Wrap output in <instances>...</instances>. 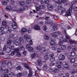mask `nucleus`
I'll list each match as a JSON object with an SVG mask.
<instances>
[{
    "mask_svg": "<svg viewBox=\"0 0 77 77\" xmlns=\"http://www.w3.org/2000/svg\"><path fill=\"white\" fill-rule=\"evenodd\" d=\"M24 42L23 40V38L22 37H16V39L14 40L13 41L14 44H15L16 46H18L20 45V44H22Z\"/></svg>",
    "mask_w": 77,
    "mask_h": 77,
    "instance_id": "5",
    "label": "nucleus"
},
{
    "mask_svg": "<svg viewBox=\"0 0 77 77\" xmlns=\"http://www.w3.org/2000/svg\"><path fill=\"white\" fill-rule=\"evenodd\" d=\"M49 71L50 72H53V71L54 72V70H53V69L52 68H51L49 69Z\"/></svg>",
    "mask_w": 77,
    "mask_h": 77,
    "instance_id": "50",
    "label": "nucleus"
},
{
    "mask_svg": "<svg viewBox=\"0 0 77 77\" xmlns=\"http://www.w3.org/2000/svg\"><path fill=\"white\" fill-rule=\"evenodd\" d=\"M2 77H9V76L7 74H3L2 75Z\"/></svg>",
    "mask_w": 77,
    "mask_h": 77,
    "instance_id": "46",
    "label": "nucleus"
},
{
    "mask_svg": "<svg viewBox=\"0 0 77 77\" xmlns=\"http://www.w3.org/2000/svg\"><path fill=\"white\" fill-rule=\"evenodd\" d=\"M12 27L13 29H15L17 27V23L13 21L11 23Z\"/></svg>",
    "mask_w": 77,
    "mask_h": 77,
    "instance_id": "15",
    "label": "nucleus"
},
{
    "mask_svg": "<svg viewBox=\"0 0 77 77\" xmlns=\"http://www.w3.org/2000/svg\"><path fill=\"white\" fill-rule=\"evenodd\" d=\"M35 5L36 10L37 11H39L40 9H45V5H40L38 3H34Z\"/></svg>",
    "mask_w": 77,
    "mask_h": 77,
    "instance_id": "9",
    "label": "nucleus"
},
{
    "mask_svg": "<svg viewBox=\"0 0 77 77\" xmlns=\"http://www.w3.org/2000/svg\"><path fill=\"white\" fill-rule=\"evenodd\" d=\"M39 44H41V42H39L38 43L39 45L36 46L35 47V50H39V52L40 53H44L45 51H48V49L47 50L45 49V48H41V47L42 46V45H39Z\"/></svg>",
    "mask_w": 77,
    "mask_h": 77,
    "instance_id": "6",
    "label": "nucleus"
},
{
    "mask_svg": "<svg viewBox=\"0 0 77 77\" xmlns=\"http://www.w3.org/2000/svg\"><path fill=\"white\" fill-rule=\"evenodd\" d=\"M49 18H50V17H46L45 19L47 20L45 21L46 24H49L51 25L50 27V29L52 31L56 30H57V26L54 25V24L52 23V21H51V20H48L49 19Z\"/></svg>",
    "mask_w": 77,
    "mask_h": 77,
    "instance_id": "2",
    "label": "nucleus"
},
{
    "mask_svg": "<svg viewBox=\"0 0 77 77\" xmlns=\"http://www.w3.org/2000/svg\"><path fill=\"white\" fill-rule=\"evenodd\" d=\"M12 43V41L11 40H8L7 41V44L8 45H11Z\"/></svg>",
    "mask_w": 77,
    "mask_h": 77,
    "instance_id": "43",
    "label": "nucleus"
},
{
    "mask_svg": "<svg viewBox=\"0 0 77 77\" xmlns=\"http://www.w3.org/2000/svg\"><path fill=\"white\" fill-rule=\"evenodd\" d=\"M72 5L71 6V8H69L65 14V17H68V16H71V12H72Z\"/></svg>",
    "mask_w": 77,
    "mask_h": 77,
    "instance_id": "12",
    "label": "nucleus"
},
{
    "mask_svg": "<svg viewBox=\"0 0 77 77\" xmlns=\"http://www.w3.org/2000/svg\"><path fill=\"white\" fill-rule=\"evenodd\" d=\"M38 63L40 66H42V61L40 59H38L37 60Z\"/></svg>",
    "mask_w": 77,
    "mask_h": 77,
    "instance_id": "22",
    "label": "nucleus"
},
{
    "mask_svg": "<svg viewBox=\"0 0 77 77\" xmlns=\"http://www.w3.org/2000/svg\"><path fill=\"white\" fill-rule=\"evenodd\" d=\"M58 58L60 60H64L65 59V56L61 54L59 55Z\"/></svg>",
    "mask_w": 77,
    "mask_h": 77,
    "instance_id": "14",
    "label": "nucleus"
},
{
    "mask_svg": "<svg viewBox=\"0 0 77 77\" xmlns=\"http://www.w3.org/2000/svg\"><path fill=\"white\" fill-rule=\"evenodd\" d=\"M14 46H11V48L9 47H7L6 48V45L4 46V48H3V51H5L7 53H10L11 50H14Z\"/></svg>",
    "mask_w": 77,
    "mask_h": 77,
    "instance_id": "10",
    "label": "nucleus"
},
{
    "mask_svg": "<svg viewBox=\"0 0 77 77\" xmlns=\"http://www.w3.org/2000/svg\"><path fill=\"white\" fill-rule=\"evenodd\" d=\"M3 51L0 50V55H5V54L3 53Z\"/></svg>",
    "mask_w": 77,
    "mask_h": 77,
    "instance_id": "49",
    "label": "nucleus"
},
{
    "mask_svg": "<svg viewBox=\"0 0 77 77\" xmlns=\"http://www.w3.org/2000/svg\"><path fill=\"white\" fill-rule=\"evenodd\" d=\"M11 65H12V63H11V62H9L7 64L8 68L10 70H11V69L10 67H11Z\"/></svg>",
    "mask_w": 77,
    "mask_h": 77,
    "instance_id": "26",
    "label": "nucleus"
},
{
    "mask_svg": "<svg viewBox=\"0 0 77 77\" xmlns=\"http://www.w3.org/2000/svg\"><path fill=\"white\" fill-rule=\"evenodd\" d=\"M27 31V30L26 29L22 28L20 30L21 32H22V33H24V32H26Z\"/></svg>",
    "mask_w": 77,
    "mask_h": 77,
    "instance_id": "27",
    "label": "nucleus"
},
{
    "mask_svg": "<svg viewBox=\"0 0 77 77\" xmlns=\"http://www.w3.org/2000/svg\"><path fill=\"white\" fill-rule=\"evenodd\" d=\"M32 30V29L30 28H29L28 29V33H30L32 32V31H31V30Z\"/></svg>",
    "mask_w": 77,
    "mask_h": 77,
    "instance_id": "56",
    "label": "nucleus"
},
{
    "mask_svg": "<svg viewBox=\"0 0 77 77\" xmlns=\"http://www.w3.org/2000/svg\"><path fill=\"white\" fill-rule=\"evenodd\" d=\"M44 38L46 40H48L49 39V36L47 35H45L44 36Z\"/></svg>",
    "mask_w": 77,
    "mask_h": 77,
    "instance_id": "33",
    "label": "nucleus"
},
{
    "mask_svg": "<svg viewBox=\"0 0 77 77\" xmlns=\"http://www.w3.org/2000/svg\"><path fill=\"white\" fill-rule=\"evenodd\" d=\"M8 2H9V1L8 0H6L5 1L3 2L2 3L4 5H6Z\"/></svg>",
    "mask_w": 77,
    "mask_h": 77,
    "instance_id": "37",
    "label": "nucleus"
},
{
    "mask_svg": "<svg viewBox=\"0 0 77 77\" xmlns=\"http://www.w3.org/2000/svg\"><path fill=\"white\" fill-rule=\"evenodd\" d=\"M5 26V28L6 29H9V26L8 25H6Z\"/></svg>",
    "mask_w": 77,
    "mask_h": 77,
    "instance_id": "62",
    "label": "nucleus"
},
{
    "mask_svg": "<svg viewBox=\"0 0 77 77\" xmlns=\"http://www.w3.org/2000/svg\"><path fill=\"white\" fill-rule=\"evenodd\" d=\"M59 69L57 68H55L54 70V72H55V73H56V72H59Z\"/></svg>",
    "mask_w": 77,
    "mask_h": 77,
    "instance_id": "40",
    "label": "nucleus"
},
{
    "mask_svg": "<svg viewBox=\"0 0 77 77\" xmlns=\"http://www.w3.org/2000/svg\"><path fill=\"white\" fill-rule=\"evenodd\" d=\"M57 53H60V52L62 51V50H61V48H58L57 49Z\"/></svg>",
    "mask_w": 77,
    "mask_h": 77,
    "instance_id": "41",
    "label": "nucleus"
},
{
    "mask_svg": "<svg viewBox=\"0 0 77 77\" xmlns=\"http://www.w3.org/2000/svg\"><path fill=\"white\" fill-rule=\"evenodd\" d=\"M50 61L51 62H53L55 60V58L54 57H52L50 59Z\"/></svg>",
    "mask_w": 77,
    "mask_h": 77,
    "instance_id": "47",
    "label": "nucleus"
},
{
    "mask_svg": "<svg viewBox=\"0 0 77 77\" xmlns=\"http://www.w3.org/2000/svg\"><path fill=\"white\" fill-rule=\"evenodd\" d=\"M23 65H24V67L28 69H29V73L28 74V77H32L33 76V72L32 71V69L29 66H28V64H26V63H24L23 64Z\"/></svg>",
    "mask_w": 77,
    "mask_h": 77,
    "instance_id": "8",
    "label": "nucleus"
},
{
    "mask_svg": "<svg viewBox=\"0 0 77 77\" xmlns=\"http://www.w3.org/2000/svg\"><path fill=\"white\" fill-rule=\"evenodd\" d=\"M66 12V10L65 8H63L62 10H61V14H63Z\"/></svg>",
    "mask_w": 77,
    "mask_h": 77,
    "instance_id": "44",
    "label": "nucleus"
},
{
    "mask_svg": "<svg viewBox=\"0 0 77 77\" xmlns=\"http://www.w3.org/2000/svg\"><path fill=\"white\" fill-rule=\"evenodd\" d=\"M47 69H48V66H47V65L46 64L44 65L42 67V70H43L44 72H45V71L48 72Z\"/></svg>",
    "mask_w": 77,
    "mask_h": 77,
    "instance_id": "16",
    "label": "nucleus"
},
{
    "mask_svg": "<svg viewBox=\"0 0 77 77\" xmlns=\"http://www.w3.org/2000/svg\"><path fill=\"white\" fill-rule=\"evenodd\" d=\"M2 24L3 26H6L7 25V23H6V21L3 20L2 22Z\"/></svg>",
    "mask_w": 77,
    "mask_h": 77,
    "instance_id": "29",
    "label": "nucleus"
},
{
    "mask_svg": "<svg viewBox=\"0 0 77 77\" xmlns=\"http://www.w3.org/2000/svg\"><path fill=\"white\" fill-rule=\"evenodd\" d=\"M20 4L21 6H24L25 4L24 3V2H20Z\"/></svg>",
    "mask_w": 77,
    "mask_h": 77,
    "instance_id": "45",
    "label": "nucleus"
},
{
    "mask_svg": "<svg viewBox=\"0 0 77 77\" xmlns=\"http://www.w3.org/2000/svg\"><path fill=\"white\" fill-rule=\"evenodd\" d=\"M48 8V9L50 11H51L53 9V7L52 6H51L50 5H48L47 6Z\"/></svg>",
    "mask_w": 77,
    "mask_h": 77,
    "instance_id": "24",
    "label": "nucleus"
},
{
    "mask_svg": "<svg viewBox=\"0 0 77 77\" xmlns=\"http://www.w3.org/2000/svg\"><path fill=\"white\" fill-rule=\"evenodd\" d=\"M43 30L44 31H46L47 30V27L45 25H44L42 27Z\"/></svg>",
    "mask_w": 77,
    "mask_h": 77,
    "instance_id": "35",
    "label": "nucleus"
},
{
    "mask_svg": "<svg viewBox=\"0 0 77 77\" xmlns=\"http://www.w3.org/2000/svg\"><path fill=\"white\" fill-rule=\"evenodd\" d=\"M75 53L74 52H72L71 53V55L72 57H74L75 56Z\"/></svg>",
    "mask_w": 77,
    "mask_h": 77,
    "instance_id": "36",
    "label": "nucleus"
},
{
    "mask_svg": "<svg viewBox=\"0 0 77 77\" xmlns=\"http://www.w3.org/2000/svg\"><path fill=\"white\" fill-rule=\"evenodd\" d=\"M31 38L32 37L31 35H29L28 36V34H25L23 35V38L27 40V42H29L30 45H33V42H32V40H30L31 39Z\"/></svg>",
    "mask_w": 77,
    "mask_h": 77,
    "instance_id": "7",
    "label": "nucleus"
},
{
    "mask_svg": "<svg viewBox=\"0 0 77 77\" xmlns=\"http://www.w3.org/2000/svg\"><path fill=\"white\" fill-rule=\"evenodd\" d=\"M66 1L65 0H62L61 1V4L62 3H66Z\"/></svg>",
    "mask_w": 77,
    "mask_h": 77,
    "instance_id": "57",
    "label": "nucleus"
},
{
    "mask_svg": "<svg viewBox=\"0 0 77 77\" xmlns=\"http://www.w3.org/2000/svg\"><path fill=\"white\" fill-rule=\"evenodd\" d=\"M34 29L36 30H39L41 29V28H40V26H39V25H36L35 26Z\"/></svg>",
    "mask_w": 77,
    "mask_h": 77,
    "instance_id": "23",
    "label": "nucleus"
},
{
    "mask_svg": "<svg viewBox=\"0 0 77 77\" xmlns=\"http://www.w3.org/2000/svg\"><path fill=\"white\" fill-rule=\"evenodd\" d=\"M38 25L39 26H42V24H43V23L42 22H40L39 23H38Z\"/></svg>",
    "mask_w": 77,
    "mask_h": 77,
    "instance_id": "61",
    "label": "nucleus"
},
{
    "mask_svg": "<svg viewBox=\"0 0 77 77\" xmlns=\"http://www.w3.org/2000/svg\"><path fill=\"white\" fill-rule=\"evenodd\" d=\"M72 47L70 46H69L67 47L68 50H70L71 49H72Z\"/></svg>",
    "mask_w": 77,
    "mask_h": 77,
    "instance_id": "64",
    "label": "nucleus"
},
{
    "mask_svg": "<svg viewBox=\"0 0 77 77\" xmlns=\"http://www.w3.org/2000/svg\"><path fill=\"white\" fill-rule=\"evenodd\" d=\"M75 58H72L70 59V62L71 63H74V62H75Z\"/></svg>",
    "mask_w": 77,
    "mask_h": 77,
    "instance_id": "31",
    "label": "nucleus"
},
{
    "mask_svg": "<svg viewBox=\"0 0 77 77\" xmlns=\"http://www.w3.org/2000/svg\"><path fill=\"white\" fill-rule=\"evenodd\" d=\"M15 68L17 69V70H20V71H22L23 70V68L21 67V66H18V64H17L15 66Z\"/></svg>",
    "mask_w": 77,
    "mask_h": 77,
    "instance_id": "17",
    "label": "nucleus"
},
{
    "mask_svg": "<svg viewBox=\"0 0 77 77\" xmlns=\"http://www.w3.org/2000/svg\"><path fill=\"white\" fill-rule=\"evenodd\" d=\"M69 42L70 44H72L75 43V45H74V47H77V41H73L72 40H69Z\"/></svg>",
    "mask_w": 77,
    "mask_h": 77,
    "instance_id": "19",
    "label": "nucleus"
},
{
    "mask_svg": "<svg viewBox=\"0 0 77 77\" xmlns=\"http://www.w3.org/2000/svg\"><path fill=\"white\" fill-rule=\"evenodd\" d=\"M72 50L74 51H77V48H72Z\"/></svg>",
    "mask_w": 77,
    "mask_h": 77,
    "instance_id": "58",
    "label": "nucleus"
},
{
    "mask_svg": "<svg viewBox=\"0 0 77 77\" xmlns=\"http://www.w3.org/2000/svg\"><path fill=\"white\" fill-rule=\"evenodd\" d=\"M45 2L46 4H48L49 3V1L48 0H45Z\"/></svg>",
    "mask_w": 77,
    "mask_h": 77,
    "instance_id": "59",
    "label": "nucleus"
},
{
    "mask_svg": "<svg viewBox=\"0 0 77 77\" xmlns=\"http://www.w3.org/2000/svg\"><path fill=\"white\" fill-rule=\"evenodd\" d=\"M10 3L11 5H14V0H11Z\"/></svg>",
    "mask_w": 77,
    "mask_h": 77,
    "instance_id": "55",
    "label": "nucleus"
},
{
    "mask_svg": "<svg viewBox=\"0 0 77 77\" xmlns=\"http://www.w3.org/2000/svg\"><path fill=\"white\" fill-rule=\"evenodd\" d=\"M26 49H28V51L29 52H30V54L31 57V58L33 59L37 55L35 53V51H34V49L33 48L30 46V45L28 44L26 46Z\"/></svg>",
    "mask_w": 77,
    "mask_h": 77,
    "instance_id": "3",
    "label": "nucleus"
},
{
    "mask_svg": "<svg viewBox=\"0 0 77 77\" xmlns=\"http://www.w3.org/2000/svg\"><path fill=\"white\" fill-rule=\"evenodd\" d=\"M4 30H5V28L2 27H0V30H1V32H0V35H3L5 34V31H4Z\"/></svg>",
    "mask_w": 77,
    "mask_h": 77,
    "instance_id": "21",
    "label": "nucleus"
},
{
    "mask_svg": "<svg viewBox=\"0 0 77 77\" xmlns=\"http://www.w3.org/2000/svg\"><path fill=\"white\" fill-rule=\"evenodd\" d=\"M9 74L11 77H12V76H13L14 75V73L11 72H9Z\"/></svg>",
    "mask_w": 77,
    "mask_h": 77,
    "instance_id": "52",
    "label": "nucleus"
},
{
    "mask_svg": "<svg viewBox=\"0 0 77 77\" xmlns=\"http://www.w3.org/2000/svg\"><path fill=\"white\" fill-rule=\"evenodd\" d=\"M14 51L15 53H17V57H20V56L21 54H20V53L19 52H18V51H19V49H15L14 50Z\"/></svg>",
    "mask_w": 77,
    "mask_h": 77,
    "instance_id": "18",
    "label": "nucleus"
},
{
    "mask_svg": "<svg viewBox=\"0 0 77 77\" xmlns=\"http://www.w3.org/2000/svg\"><path fill=\"white\" fill-rule=\"evenodd\" d=\"M54 2L57 3L58 4V10H60V9H61L62 8H63V6L62 5V2H61V0H57L58 2L56 1V0H52Z\"/></svg>",
    "mask_w": 77,
    "mask_h": 77,
    "instance_id": "11",
    "label": "nucleus"
},
{
    "mask_svg": "<svg viewBox=\"0 0 77 77\" xmlns=\"http://www.w3.org/2000/svg\"><path fill=\"white\" fill-rule=\"evenodd\" d=\"M44 59L46 60H48L49 59V57H48V54L45 55L44 56Z\"/></svg>",
    "mask_w": 77,
    "mask_h": 77,
    "instance_id": "30",
    "label": "nucleus"
},
{
    "mask_svg": "<svg viewBox=\"0 0 77 77\" xmlns=\"http://www.w3.org/2000/svg\"><path fill=\"white\" fill-rule=\"evenodd\" d=\"M64 68H66L67 70L70 69V67H69V65L67 63H66L63 65Z\"/></svg>",
    "mask_w": 77,
    "mask_h": 77,
    "instance_id": "20",
    "label": "nucleus"
},
{
    "mask_svg": "<svg viewBox=\"0 0 77 77\" xmlns=\"http://www.w3.org/2000/svg\"><path fill=\"white\" fill-rule=\"evenodd\" d=\"M5 40V36H2L1 38V40L2 41H4Z\"/></svg>",
    "mask_w": 77,
    "mask_h": 77,
    "instance_id": "54",
    "label": "nucleus"
},
{
    "mask_svg": "<svg viewBox=\"0 0 77 77\" xmlns=\"http://www.w3.org/2000/svg\"><path fill=\"white\" fill-rule=\"evenodd\" d=\"M58 64V65L57 66V68H62V66L60 65H62V64H58Z\"/></svg>",
    "mask_w": 77,
    "mask_h": 77,
    "instance_id": "48",
    "label": "nucleus"
},
{
    "mask_svg": "<svg viewBox=\"0 0 77 77\" xmlns=\"http://www.w3.org/2000/svg\"><path fill=\"white\" fill-rule=\"evenodd\" d=\"M64 31L65 33V36L66 38V39L65 38H63V37L59 36V37H58L59 35H56L53 33L51 34V35L52 37L54 38H57V39H60V40L59 42V45L60 46L62 45V44H63L62 41H63V42H67L68 41V40L69 39V38L68 37L69 35H68V34H67V33H66V30L65 29H64Z\"/></svg>",
    "mask_w": 77,
    "mask_h": 77,
    "instance_id": "1",
    "label": "nucleus"
},
{
    "mask_svg": "<svg viewBox=\"0 0 77 77\" xmlns=\"http://www.w3.org/2000/svg\"><path fill=\"white\" fill-rule=\"evenodd\" d=\"M4 71L5 73H8L9 72V70H8V69H6L4 70Z\"/></svg>",
    "mask_w": 77,
    "mask_h": 77,
    "instance_id": "51",
    "label": "nucleus"
},
{
    "mask_svg": "<svg viewBox=\"0 0 77 77\" xmlns=\"http://www.w3.org/2000/svg\"><path fill=\"white\" fill-rule=\"evenodd\" d=\"M57 64H62V62L61 61H55L54 63L51 62L50 64V66H52L54 65L55 66H57Z\"/></svg>",
    "mask_w": 77,
    "mask_h": 77,
    "instance_id": "13",
    "label": "nucleus"
},
{
    "mask_svg": "<svg viewBox=\"0 0 77 77\" xmlns=\"http://www.w3.org/2000/svg\"><path fill=\"white\" fill-rule=\"evenodd\" d=\"M9 37L10 38H13V39H15V35L13 34H10Z\"/></svg>",
    "mask_w": 77,
    "mask_h": 77,
    "instance_id": "32",
    "label": "nucleus"
},
{
    "mask_svg": "<svg viewBox=\"0 0 77 77\" xmlns=\"http://www.w3.org/2000/svg\"><path fill=\"white\" fill-rule=\"evenodd\" d=\"M32 2V0H26V3L27 5H29V3H31Z\"/></svg>",
    "mask_w": 77,
    "mask_h": 77,
    "instance_id": "38",
    "label": "nucleus"
},
{
    "mask_svg": "<svg viewBox=\"0 0 77 77\" xmlns=\"http://www.w3.org/2000/svg\"><path fill=\"white\" fill-rule=\"evenodd\" d=\"M35 75L36 77H37V76H38V74L37 73V71L36 70L35 71Z\"/></svg>",
    "mask_w": 77,
    "mask_h": 77,
    "instance_id": "60",
    "label": "nucleus"
},
{
    "mask_svg": "<svg viewBox=\"0 0 77 77\" xmlns=\"http://www.w3.org/2000/svg\"><path fill=\"white\" fill-rule=\"evenodd\" d=\"M17 75V76L18 77H21V76H22V73H18Z\"/></svg>",
    "mask_w": 77,
    "mask_h": 77,
    "instance_id": "53",
    "label": "nucleus"
},
{
    "mask_svg": "<svg viewBox=\"0 0 77 77\" xmlns=\"http://www.w3.org/2000/svg\"><path fill=\"white\" fill-rule=\"evenodd\" d=\"M19 49L20 51H23V50H24V46H22L20 47Z\"/></svg>",
    "mask_w": 77,
    "mask_h": 77,
    "instance_id": "42",
    "label": "nucleus"
},
{
    "mask_svg": "<svg viewBox=\"0 0 77 77\" xmlns=\"http://www.w3.org/2000/svg\"><path fill=\"white\" fill-rule=\"evenodd\" d=\"M23 54L24 55V56H26V51H24L23 52Z\"/></svg>",
    "mask_w": 77,
    "mask_h": 77,
    "instance_id": "63",
    "label": "nucleus"
},
{
    "mask_svg": "<svg viewBox=\"0 0 77 77\" xmlns=\"http://www.w3.org/2000/svg\"><path fill=\"white\" fill-rule=\"evenodd\" d=\"M50 45H54V44H55L54 39H53L52 40L51 42H50Z\"/></svg>",
    "mask_w": 77,
    "mask_h": 77,
    "instance_id": "28",
    "label": "nucleus"
},
{
    "mask_svg": "<svg viewBox=\"0 0 77 77\" xmlns=\"http://www.w3.org/2000/svg\"><path fill=\"white\" fill-rule=\"evenodd\" d=\"M12 31V30L11 29H10L6 31V33H11Z\"/></svg>",
    "mask_w": 77,
    "mask_h": 77,
    "instance_id": "39",
    "label": "nucleus"
},
{
    "mask_svg": "<svg viewBox=\"0 0 77 77\" xmlns=\"http://www.w3.org/2000/svg\"><path fill=\"white\" fill-rule=\"evenodd\" d=\"M56 34H57L58 35H60V36H58V38H59V36L60 37H63V36H62V32L60 31H58L55 32Z\"/></svg>",
    "mask_w": 77,
    "mask_h": 77,
    "instance_id": "25",
    "label": "nucleus"
},
{
    "mask_svg": "<svg viewBox=\"0 0 77 77\" xmlns=\"http://www.w3.org/2000/svg\"><path fill=\"white\" fill-rule=\"evenodd\" d=\"M28 9V7L27 6H25L23 8H22L20 7L19 8V10H18L17 9L14 10L12 9L11 6L10 5H7L6 6V9L7 11H12L14 12H21V11H24V10H25V9Z\"/></svg>",
    "mask_w": 77,
    "mask_h": 77,
    "instance_id": "4",
    "label": "nucleus"
},
{
    "mask_svg": "<svg viewBox=\"0 0 77 77\" xmlns=\"http://www.w3.org/2000/svg\"><path fill=\"white\" fill-rule=\"evenodd\" d=\"M66 45H63L61 46V48L62 50H65L66 49Z\"/></svg>",
    "mask_w": 77,
    "mask_h": 77,
    "instance_id": "34",
    "label": "nucleus"
}]
</instances>
